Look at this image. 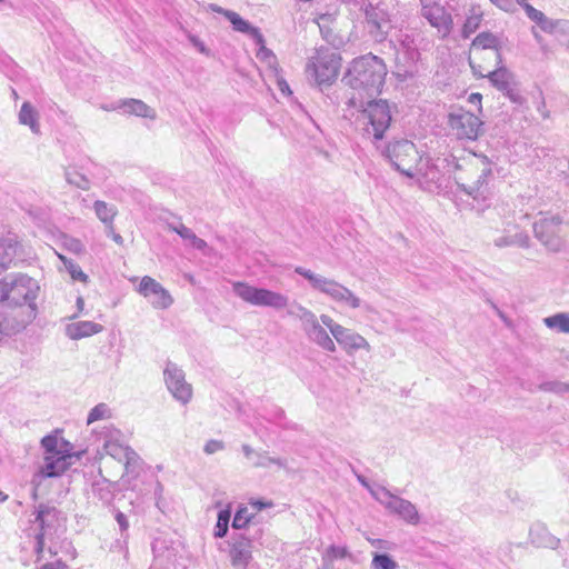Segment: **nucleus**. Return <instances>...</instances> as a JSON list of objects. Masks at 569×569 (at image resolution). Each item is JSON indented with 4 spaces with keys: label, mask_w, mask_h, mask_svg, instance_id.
<instances>
[{
    "label": "nucleus",
    "mask_w": 569,
    "mask_h": 569,
    "mask_svg": "<svg viewBox=\"0 0 569 569\" xmlns=\"http://www.w3.org/2000/svg\"><path fill=\"white\" fill-rule=\"evenodd\" d=\"M376 149L406 177L421 174L430 181L438 180L439 164L429 156L421 154L416 144L408 139H395L388 143L383 140L375 144Z\"/></svg>",
    "instance_id": "nucleus-1"
},
{
    "label": "nucleus",
    "mask_w": 569,
    "mask_h": 569,
    "mask_svg": "<svg viewBox=\"0 0 569 569\" xmlns=\"http://www.w3.org/2000/svg\"><path fill=\"white\" fill-rule=\"evenodd\" d=\"M39 291L38 281L26 273L0 279V303H7L9 307L28 306L34 311Z\"/></svg>",
    "instance_id": "nucleus-2"
},
{
    "label": "nucleus",
    "mask_w": 569,
    "mask_h": 569,
    "mask_svg": "<svg viewBox=\"0 0 569 569\" xmlns=\"http://www.w3.org/2000/svg\"><path fill=\"white\" fill-rule=\"evenodd\" d=\"M361 116L367 121L362 137L373 144L381 142L392 119L388 101L382 99L368 101L361 110Z\"/></svg>",
    "instance_id": "nucleus-3"
},
{
    "label": "nucleus",
    "mask_w": 569,
    "mask_h": 569,
    "mask_svg": "<svg viewBox=\"0 0 569 569\" xmlns=\"http://www.w3.org/2000/svg\"><path fill=\"white\" fill-rule=\"evenodd\" d=\"M387 67L381 58L372 53L358 57V88L368 97L379 94L385 84Z\"/></svg>",
    "instance_id": "nucleus-4"
},
{
    "label": "nucleus",
    "mask_w": 569,
    "mask_h": 569,
    "mask_svg": "<svg viewBox=\"0 0 569 569\" xmlns=\"http://www.w3.org/2000/svg\"><path fill=\"white\" fill-rule=\"evenodd\" d=\"M233 293L244 302L257 307H270L276 310L289 306V297L266 288H258L243 281L232 283Z\"/></svg>",
    "instance_id": "nucleus-5"
},
{
    "label": "nucleus",
    "mask_w": 569,
    "mask_h": 569,
    "mask_svg": "<svg viewBox=\"0 0 569 569\" xmlns=\"http://www.w3.org/2000/svg\"><path fill=\"white\" fill-rule=\"evenodd\" d=\"M472 159L476 160V163H471V167H476L480 171L477 180L472 184L459 182L457 179L456 182L460 191L472 197L473 201L477 202V210L482 211L489 206V178L492 177V169L486 156L473 153Z\"/></svg>",
    "instance_id": "nucleus-6"
},
{
    "label": "nucleus",
    "mask_w": 569,
    "mask_h": 569,
    "mask_svg": "<svg viewBox=\"0 0 569 569\" xmlns=\"http://www.w3.org/2000/svg\"><path fill=\"white\" fill-rule=\"evenodd\" d=\"M340 61L341 58L336 51L320 49L307 63V76L318 86L330 84L338 76Z\"/></svg>",
    "instance_id": "nucleus-7"
},
{
    "label": "nucleus",
    "mask_w": 569,
    "mask_h": 569,
    "mask_svg": "<svg viewBox=\"0 0 569 569\" xmlns=\"http://www.w3.org/2000/svg\"><path fill=\"white\" fill-rule=\"evenodd\" d=\"M563 219L559 214L543 216L535 221L532 228L535 237L550 252L558 253L566 249V239L562 234Z\"/></svg>",
    "instance_id": "nucleus-8"
},
{
    "label": "nucleus",
    "mask_w": 569,
    "mask_h": 569,
    "mask_svg": "<svg viewBox=\"0 0 569 569\" xmlns=\"http://www.w3.org/2000/svg\"><path fill=\"white\" fill-rule=\"evenodd\" d=\"M420 16L430 27L437 30L440 39H446L453 30L451 9L441 4L440 0H419Z\"/></svg>",
    "instance_id": "nucleus-9"
},
{
    "label": "nucleus",
    "mask_w": 569,
    "mask_h": 569,
    "mask_svg": "<svg viewBox=\"0 0 569 569\" xmlns=\"http://www.w3.org/2000/svg\"><path fill=\"white\" fill-rule=\"evenodd\" d=\"M295 272L307 279L313 290L320 291L336 301H351V305L356 306L352 292L335 280L317 274L303 267H297Z\"/></svg>",
    "instance_id": "nucleus-10"
},
{
    "label": "nucleus",
    "mask_w": 569,
    "mask_h": 569,
    "mask_svg": "<svg viewBox=\"0 0 569 569\" xmlns=\"http://www.w3.org/2000/svg\"><path fill=\"white\" fill-rule=\"evenodd\" d=\"M448 126L457 139L475 141L482 132L483 122L461 108L448 114Z\"/></svg>",
    "instance_id": "nucleus-11"
},
{
    "label": "nucleus",
    "mask_w": 569,
    "mask_h": 569,
    "mask_svg": "<svg viewBox=\"0 0 569 569\" xmlns=\"http://www.w3.org/2000/svg\"><path fill=\"white\" fill-rule=\"evenodd\" d=\"M363 32L375 42H382L387 39L391 23L387 10L378 3H368L365 7Z\"/></svg>",
    "instance_id": "nucleus-12"
},
{
    "label": "nucleus",
    "mask_w": 569,
    "mask_h": 569,
    "mask_svg": "<svg viewBox=\"0 0 569 569\" xmlns=\"http://www.w3.org/2000/svg\"><path fill=\"white\" fill-rule=\"evenodd\" d=\"M59 511L56 507L40 503L36 509L34 551L40 555L44 549V540L51 539L58 526Z\"/></svg>",
    "instance_id": "nucleus-13"
},
{
    "label": "nucleus",
    "mask_w": 569,
    "mask_h": 569,
    "mask_svg": "<svg viewBox=\"0 0 569 569\" xmlns=\"http://www.w3.org/2000/svg\"><path fill=\"white\" fill-rule=\"evenodd\" d=\"M163 380L170 395L181 405H188L192 399V386L187 382L184 371L172 361H167L163 369Z\"/></svg>",
    "instance_id": "nucleus-14"
},
{
    "label": "nucleus",
    "mask_w": 569,
    "mask_h": 569,
    "mask_svg": "<svg viewBox=\"0 0 569 569\" xmlns=\"http://www.w3.org/2000/svg\"><path fill=\"white\" fill-rule=\"evenodd\" d=\"M137 292L146 298L152 308L157 310H167L174 302L171 293L150 276L141 278Z\"/></svg>",
    "instance_id": "nucleus-15"
},
{
    "label": "nucleus",
    "mask_w": 569,
    "mask_h": 569,
    "mask_svg": "<svg viewBox=\"0 0 569 569\" xmlns=\"http://www.w3.org/2000/svg\"><path fill=\"white\" fill-rule=\"evenodd\" d=\"M24 260L23 247L16 233L8 232L0 238V274Z\"/></svg>",
    "instance_id": "nucleus-16"
},
{
    "label": "nucleus",
    "mask_w": 569,
    "mask_h": 569,
    "mask_svg": "<svg viewBox=\"0 0 569 569\" xmlns=\"http://www.w3.org/2000/svg\"><path fill=\"white\" fill-rule=\"evenodd\" d=\"M251 539L244 533H233L230 539V559L234 567L246 568L252 558Z\"/></svg>",
    "instance_id": "nucleus-17"
},
{
    "label": "nucleus",
    "mask_w": 569,
    "mask_h": 569,
    "mask_svg": "<svg viewBox=\"0 0 569 569\" xmlns=\"http://www.w3.org/2000/svg\"><path fill=\"white\" fill-rule=\"evenodd\" d=\"M101 436L106 452L119 462H122L127 456V451L131 449L129 446L124 445L122 432L110 425L103 428Z\"/></svg>",
    "instance_id": "nucleus-18"
},
{
    "label": "nucleus",
    "mask_w": 569,
    "mask_h": 569,
    "mask_svg": "<svg viewBox=\"0 0 569 569\" xmlns=\"http://www.w3.org/2000/svg\"><path fill=\"white\" fill-rule=\"evenodd\" d=\"M71 453L44 455L43 465L40 467V475L44 478H53L62 475L70 465Z\"/></svg>",
    "instance_id": "nucleus-19"
},
{
    "label": "nucleus",
    "mask_w": 569,
    "mask_h": 569,
    "mask_svg": "<svg viewBox=\"0 0 569 569\" xmlns=\"http://www.w3.org/2000/svg\"><path fill=\"white\" fill-rule=\"evenodd\" d=\"M529 540L536 548L557 549L560 545V539L551 535L547 526L542 522L531 525Z\"/></svg>",
    "instance_id": "nucleus-20"
},
{
    "label": "nucleus",
    "mask_w": 569,
    "mask_h": 569,
    "mask_svg": "<svg viewBox=\"0 0 569 569\" xmlns=\"http://www.w3.org/2000/svg\"><path fill=\"white\" fill-rule=\"evenodd\" d=\"M503 36L495 34L490 31H483L477 34L472 40L471 47L481 50H493L496 56V62L501 63V50L505 46Z\"/></svg>",
    "instance_id": "nucleus-21"
},
{
    "label": "nucleus",
    "mask_w": 569,
    "mask_h": 569,
    "mask_svg": "<svg viewBox=\"0 0 569 569\" xmlns=\"http://www.w3.org/2000/svg\"><path fill=\"white\" fill-rule=\"evenodd\" d=\"M388 510L392 513H396L402 520L410 525L416 526L420 522V516L416 506L411 503L409 500H406L398 496H396L395 499L388 502Z\"/></svg>",
    "instance_id": "nucleus-22"
},
{
    "label": "nucleus",
    "mask_w": 569,
    "mask_h": 569,
    "mask_svg": "<svg viewBox=\"0 0 569 569\" xmlns=\"http://www.w3.org/2000/svg\"><path fill=\"white\" fill-rule=\"evenodd\" d=\"M102 330V325L89 320H83L67 325L66 336L71 340H79L100 333Z\"/></svg>",
    "instance_id": "nucleus-23"
},
{
    "label": "nucleus",
    "mask_w": 569,
    "mask_h": 569,
    "mask_svg": "<svg viewBox=\"0 0 569 569\" xmlns=\"http://www.w3.org/2000/svg\"><path fill=\"white\" fill-rule=\"evenodd\" d=\"M112 110L120 109L123 113L134 114L142 118L154 119L156 112L152 108L146 104L142 100L124 99L117 102L111 107Z\"/></svg>",
    "instance_id": "nucleus-24"
},
{
    "label": "nucleus",
    "mask_w": 569,
    "mask_h": 569,
    "mask_svg": "<svg viewBox=\"0 0 569 569\" xmlns=\"http://www.w3.org/2000/svg\"><path fill=\"white\" fill-rule=\"evenodd\" d=\"M224 17L230 21L233 30L248 34L253 39L254 42H262V33L260 29L253 27L250 22L242 19L237 12L226 11Z\"/></svg>",
    "instance_id": "nucleus-25"
},
{
    "label": "nucleus",
    "mask_w": 569,
    "mask_h": 569,
    "mask_svg": "<svg viewBox=\"0 0 569 569\" xmlns=\"http://www.w3.org/2000/svg\"><path fill=\"white\" fill-rule=\"evenodd\" d=\"M303 330L306 331L308 337L322 349L327 351L335 350V343L332 339L329 337L326 329L319 325L317 318H315L312 322L306 326Z\"/></svg>",
    "instance_id": "nucleus-26"
},
{
    "label": "nucleus",
    "mask_w": 569,
    "mask_h": 569,
    "mask_svg": "<svg viewBox=\"0 0 569 569\" xmlns=\"http://www.w3.org/2000/svg\"><path fill=\"white\" fill-rule=\"evenodd\" d=\"M486 78L490 81V83L501 92L510 91V78L511 73L501 62L497 63V68L492 71H488Z\"/></svg>",
    "instance_id": "nucleus-27"
},
{
    "label": "nucleus",
    "mask_w": 569,
    "mask_h": 569,
    "mask_svg": "<svg viewBox=\"0 0 569 569\" xmlns=\"http://www.w3.org/2000/svg\"><path fill=\"white\" fill-rule=\"evenodd\" d=\"M168 228L169 230L178 233L192 248L201 251L207 248V242L203 239L198 238L196 233L183 223H169Z\"/></svg>",
    "instance_id": "nucleus-28"
},
{
    "label": "nucleus",
    "mask_w": 569,
    "mask_h": 569,
    "mask_svg": "<svg viewBox=\"0 0 569 569\" xmlns=\"http://www.w3.org/2000/svg\"><path fill=\"white\" fill-rule=\"evenodd\" d=\"M93 210L97 218L107 227L108 230L113 229V220L117 216V208L102 200H97L93 203Z\"/></svg>",
    "instance_id": "nucleus-29"
},
{
    "label": "nucleus",
    "mask_w": 569,
    "mask_h": 569,
    "mask_svg": "<svg viewBox=\"0 0 569 569\" xmlns=\"http://www.w3.org/2000/svg\"><path fill=\"white\" fill-rule=\"evenodd\" d=\"M116 486L101 478L92 483V495L98 498L103 505H110L114 498Z\"/></svg>",
    "instance_id": "nucleus-30"
},
{
    "label": "nucleus",
    "mask_w": 569,
    "mask_h": 569,
    "mask_svg": "<svg viewBox=\"0 0 569 569\" xmlns=\"http://www.w3.org/2000/svg\"><path fill=\"white\" fill-rule=\"evenodd\" d=\"M19 122L29 126L33 133L40 132L39 113L36 108L28 101L23 102L18 114Z\"/></svg>",
    "instance_id": "nucleus-31"
},
{
    "label": "nucleus",
    "mask_w": 569,
    "mask_h": 569,
    "mask_svg": "<svg viewBox=\"0 0 569 569\" xmlns=\"http://www.w3.org/2000/svg\"><path fill=\"white\" fill-rule=\"evenodd\" d=\"M358 482L366 487L368 491L371 493V496L381 505H383L387 509L388 502H390L396 497L386 488L377 483H369L368 479L361 475H358Z\"/></svg>",
    "instance_id": "nucleus-32"
},
{
    "label": "nucleus",
    "mask_w": 569,
    "mask_h": 569,
    "mask_svg": "<svg viewBox=\"0 0 569 569\" xmlns=\"http://www.w3.org/2000/svg\"><path fill=\"white\" fill-rule=\"evenodd\" d=\"M358 482L366 487L368 491L371 493V496L381 505H383L387 509L388 502H390L396 497L386 488L377 483H369L368 479L361 475H358Z\"/></svg>",
    "instance_id": "nucleus-33"
},
{
    "label": "nucleus",
    "mask_w": 569,
    "mask_h": 569,
    "mask_svg": "<svg viewBox=\"0 0 569 569\" xmlns=\"http://www.w3.org/2000/svg\"><path fill=\"white\" fill-rule=\"evenodd\" d=\"M259 47L257 51V59L267 64L270 72L273 76H278L279 64L276 54L264 46V37L262 36V42H256Z\"/></svg>",
    "instance_id": "nucleus-34"
},
{
    "label": "nucleus",
    "mask_w": 569,
    "mask_h": 569,
    "mask_svg": "<svg viewBox=\"0 0 569 569\" xmlns=\"http://www.w3.org/2000/svg\"><path fill=\"white\" fill-rule=\"evenodd\" d=\"M42 448L46 455L53 453H70L68 447L69 442L60 440L56 435H48L41 440Z\"/></svg>",
    "instance_id": "nucleus-35"
},
{
    "label": "nucleus",
    "mask_w": 569,
    "mask_h": 569,
    "mask_svg": "<svg viewBox=\"0 0 569 569\" xmlns=\"http://www.w3.org/2000/svg\"><path fill=\"white\" fill-rule=\"evenodd\" d=\"M545 325L549 329H555L558 332L569 333V313L559 312L543 319Z\"/></svg>",
    "instance_id": "nucleus-36"
},
{
    "label": "nucleus",
    "mask_w": 569,
    "mask_h": 569,
    "mask_svg": "<svg viewBox=\"0 0 569 569\" xmlns=\"http://www.w3.org/2000/svg\"><path fill=\"white\" fill-rule=\"evenodd\" d=\"M124 465L126 475L138 476L142 469V460L139 455L131 448L127 451L126 458L122 460Z\"/></svg>",
    "instance_id": "nucleus-37"
},
{
    "label": "nucleus",
    "mask_w": 569,
    "mask_h": 569,
    "mask_svg": "<svg viewBox=\"0 0 569 569\" xmlns=\"http://www.w3.org/2000/svg\"><path fill=\"white\" fill-rule=\"evenodd\" d=\"M481 20H482V13L476 12L472 9V13L467 17V19L462 26V30H461L462 38L468 39L472 33H475L478 30V28L480 27Z\"/></svg>",
    "instance_id": "nucleus-38"
},
{
    "label": "nucleus",
    "mask_w": 569,
    "mask_h": 569,
    "mask_svg": "<svg viewBox=\"0 0 569 569\" xmlns=\"http://www.w3.org/2000/svg\"><path fill=\"white\" fill-rule=\"evenodd\" d=\"M231 518V510L229 508L222 509L218 512L217 523L214 526L213 536L216 538H223L229 528V522Z\"/></svg>",
    "instance_id": "nucleus-39"
},
{
    "label": "nucleus",
    "mask_w": 569,
    "mask_h": 569,
    "mask_svg": "<svg viewBox=\"0 0 569 569\" xmlns=\"http://www.w3.org/2000/svg\"><path fill=\"white\" fill-rule=\"evenodd\" d=\"M64 176L69 184L76 186L82 190H88L90 188L89 179L83 173L77 171L74 168H68L64 172Z\"/></svg>",
    "instance_id": "nucleus-40"
},
{
    "label": "nucleus",
    "mask_w": 569,
    "mask_h": 569,
    "mask_svg": "<svg viewBox=\"0 0 569 569\" xmlns=\"http://www.w3.org/2000/svg\"><path fill=\"white\" fill-rule=\"evenodd\" d=\"M337 342L345 348H356V339L355 337L342 326L333 327L331 332Z\"/></svg>",
    "instance_id": "nucleus-41"
},
{
    "label": "nucleus",
    "mask_w": 569,
    "mask_h": 569,
    "mask_svg": "<svg viewBox=\"0 0 569 569\" xmlns=\"http://www.w3.org/2000/svg\"><path fill=\"white\" fill-rule=\"evenodd\" d=\"M287 313L292 317H297L302 321L303 328L308 326L316 318L315 313L305 308L299 303H293L288 309Z\"/></svg>",
    "instance_id": "nucleus-42"
},
{
    "label": "nucleus",
    "mask_w": 569,
    "mask_h": 569,
    "mask_svg": "<svg viewBox=\"0 0 569 569\" xmlns=\"http://www.w3.org/2000/svg\"><path fill=\"white\" fill-rule=\"evenodd\" d=\"M252 513L249 512L248 507L240 506L233 517L232 528L236 530L244 529L252 519Z\"/></svg>",
    "instance_id": "nucleus-43"
},
{
    "label": "nucleus",
    "mask_w": 569,
    "mask_h": 569,
    "mask_svg": "<svg viewBox=\"0 0 569 569\" xmlns=\"http://www.w3.org/2000/svg\"><path fill=\"white\" fill-rule=\"evenodd\" d=\"M111 418V410L107 403H98L94 406L87 417V425H91L98 420Z\"/></svg>",
    "instance_id": "nucleus-44"
},
{
    "label": "nucleus",
    "mask_w": 569,
    "mask_h": 569,
    "mask_svg": "<svg viewBox=\"0 0 569 569\" xmlns=\"http://www.w3.org/2000/svg\"><path fill=\"white\" fill-rule=\"evenodd\" d=\"M371 567L372 569H397L398 563L388 553H375Z\"/></svg>",
    "instance_id": "nucleus-45"
},
{
    "label": "nucleus",
    "mask_w": 569,
    "mask_h": 569,
    "mask_svg": "<svg viewBox=\"0 0 569 569\" xmlns=\"http://www.w3.org/2000/svg\"><path fill=\"white\" fill-rule=\"evenodd\" d=\"M68 272L70 273L71 278L73 280L78 281H87V274L81 270L79 264L74 263L72 260L68 259L67 257L59 254L58 256Z\"/></svg>",
    "instance_id": "nucleus-46"
},
{
    "label": "nucleus",
    "mask_w": 569,
    "mask_h": 569,
    "mask_svg": "<svg viewBox=\"0 0 569 569\" xmlns=\"http://www.w3.org/2000/svg\"><path fill=\"white\" fill-rule=\"evenodd\" d=\"M61 240L62 246L74 254H82L86 251L83 243L77 238L63 234Z\"/></svg>",
    "instance_id": "nucleus-47"
},
{
    "label": "nucleus",
    "mask_w": 569,
    "mask_h": 569,
    "mask_svg": "<svg viewBox=\"0 0 569 569\" xmlns=\"http://www.w3.org/2000/svg\"><path fill=\"white\" fill-rule=\"evenodd\" d=\"M557 23H558V19L557 20L550 19L545 13L541 16V18L537 22L538 27L543 32L550 33V34H556Z\"/></svg>",
    "instance_id": "nucleus-48"
},
{
    "label": "nucleus",
    "mask_w": 569,
    "mask_h": 569,
    "mask_svg": "<svg viewBox=\"0 0 569 569\" xmlns=\"http://www.w3.org/2000/svg\"><path fill=\"white\" fill-rule=\"evenodd\" d=\"M542 390L550 391L555 393L562 395L565 392H569V383L566 382H559V381H549L545 382L541 386Z\"/></svg>",
    "instance_id": "nucleus-49"
},
{
    "label": "nucleus",
    "mask_w": 569,
    "mask_h": 569,
    "mask_svg": "<svg viewBox=\"0 0 569 569\" xmlns=\"http://www.w3.org/2000/svg\"><path fill=\"white\" fill-rule=\"evenodd\" d=\"M531 244V240L528 233L517 232L512 234V246L527 249Z\"/></svg>",
    "instance_id": "nucleus-50"
},
{
    "label": "nucleus",
    "mask_w": 569,
    "mask_h": 569,
    "mask_svg": "<svg viewBox=\"0 0 569 569\" xmlns=\"http://www.w3.org/2000/svg\"><path fill=\"white\" fill-rule=\"evenodd\" d=\"M226 448L224 442L217 439H210L206 442L203 447V451L207 455H213L218 451H221Z\"/></svg>",
    "instance_id": "nucleus-51"
},
{
    "label": "nucleus",
    "mask_w": 569,
    "mask_h": 569,
    "mask_svg": "<svg viewBox=\"0 0 569 569\" xmlns=\"http://www.w3.org/2000/svg\"><path fill=\"white\" fill-rule=\"evenodd\" d=\"M527 17L532 20L533 22H538V20L541 18V16L543 14V12H541L540 10L533 8L531 4L527 3L525 6H522Z\"/></svg>",
    "instance_id": "nucleus-52"
},
{
    "label": "nucleus",
    "mask_w": 569,
    "mask_h": 569,
    "mask_svg": "<svg viewBox=\"0 0 569 569\" xmlns=\"http://www.w3.org/2000/svg\"><path fill=\"white\" fill-rule=\"evenodd\" d=\"M188 39L193 44V47L199 50V52H201V53H203L206 56L210 54L209 49L206 47V44L197 36L189 34Z\"/></svg>",
    "instance_id": "nucleus-53"
},
{
    "label": "nucleus",
    "mask_w": 569,
    "mask_h": 569,
    "mask_svg": "<svg viewBox=\"0 0 569 569\" xmlns=\"http://www.w3.org/2000/svg\"><path fill=\"white\" fill-rule=\"evenodd\" d=\"M143 488V496H147L151 492L152 489H154L156 493L162 490V486L159 481L150 480L148 483L142 481Z\"/></svg>",
    "instance_id": "nucleus-54"
},
{
    "label": "nucleus",
    "mask_w": 569,
    "mask_h": 569,
    "mask_svg": "<svg viewBox=\"0 0 569 569\" xmlns=\"http://www.w3.org/2000/svg\"><path fill=\"white\" fill-rule=\"evenodd\" d=\"M495 6L500 8L503 11H512L515 9V4L512 0H490Z\"/></svg>",
    "instance_id": "nucleus-55"
},
{
    "label": "nucleus",
    "mask_w": 569,
    "mask_h": 569,
    "mask_svg": "<svg viewBox=\"0 0 569 569\" xmlns=\"http://www.w3.org/2000/svg\"><path fill=\"white\" fill-rule=\"evenodd\" d=\"M556 34L569 37V20L558 19Z\"/></svg>",
    "instance_id": "nucleus-56"
},
{
    "label": "nucleus",
    "mask_w": 569,
    "mask_h": 569,
    "mask_svg": "<svg viewBox=\"0 0 569 569\" xmlns=\"http://www.w3.org/2000/svg\"><path fill=\"white\" fill-rule=\"evenodd\" d=\"M328 556L332 559L343 558L346 556V549L342 547L331 546L328 549Z\"/></svg>",
    "instance_id": "nucleus-57"
},
{
    "label": "nucleus",
    "mask_w": 569,
    "mask_h": 569,
    "mask_svg": "<svg viewBox=\"0 0 569 569\" xmlns=\"http://www.w3.org/2000/svg\"><path fill=\"white\" fill-rule=\"evenodd\" d=\"M274 77H276V80H277L278 89L283 94H291V90L289 88L288 82L282 77H280V70L278 71V76H274Z\"/></svg>",
    "instance_id": "nucleus-58"
},
{
    "label": "nucleus",
    "mask_w": 569,
    "mask_h": 569,
    "mask_svg": "<svg viewBox=\"0 0 569 569\" xmlns=\"http://www.w3.org/2000/svg\"><path fill=\"white\" fill-rule=\"evenodd\" d=\"M257 511H260L262 509H266V508H270L272 507V502L271 501H264V500H261V499H252L250 500L249 502Z\"/></svg>",
    "instance_id": "nucleus-59"
},
{
    "label": "nucleus",
    "mask_w": 569,
    "mask_h": 569,
    "mask_svg": "<svg viewBox=\"0 0 569 569\" xmlns=\"http://www.w3.org/2000/svg\"><path fill=\"white\" fill-rule=\"evenodd\" d=\"M495 246L499 248L511 247L512 246V236H501L495 239Z\"/></svg>",
    "instance_id": "nucleus-60"
},
{
    "label": "nucleus",
    "mask_w": 569,
    "mask_h": 569,
    "mask_svg": "<svg viewBox=\"0 0 569 569\" xmlns=\"http://www.w3.org/2000/svg\"><path fill=\"white\" fill-rule=\"evenodd\" d=\"M116 521L118 522L120 530L123 532L129 528V523L127 520V517L123 512L117 511L116 513Z\"/></svg>",
    "instance_id": "nucleus-61"
},
{
    "label": "nucleus",
    "mask_w": 569,
    "mask_h": 569,
    "mask_svg": "<svg viewBox=\"0 0 569 569\" xmlns=\"http://www.w3.org/2000/svg\"><path fill=\"white\" fill-rule=\"evenodd\" d=\"M320 320H321L322 325L330 330V332H332L333 327H338L339 326L328 315H321Z\"/></svg>",
    "instance_id": "nucleus-62"
},
{
    "label": "nucleus",
    "mask_w": 569,
    "mask_h": 569,
    "mask_svg": "<svg viewBox=\"0 0 569 569\" xmlns=\"http://www.w3.org/2000/svg\"><path fill=\"white\" fill-rule=\"evenodd\" d=\"M256 458L257 459L253 462L254 467H268L270 465V462L268 461L269 457H267L264 455L256 453Z\"/></svg>",
    "instance_id": "nucleus-63"
},
{
    "label": "nucleus",
    "mask_w": 569,
    "mask_h": 569,
    "mask_svg": "<svg viewBox=\"0 0 569 569\" xmlns=\"http://www.w3.org/2000/svg\"><path fill=\"white\" fill-rule=\"evenodd\" d=\"M469 64L475 76L486 78V74L482 72V68L480 64H476L471 60H469Z\"/></svg>",
    "instance_id": "nucleus-64"
}]
</instances>
